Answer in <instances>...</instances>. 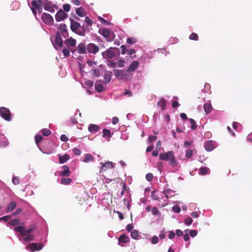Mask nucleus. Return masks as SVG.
I'll return each instance as SVG.
<instances>
[{
	"mask_svg": "<svg viewBox=\"0 0 252 252\" xmlns=\"http://www.w3.org/2000/svg\"><path fill=\"white\" fill-rule=\"evenodd\" d=\"M200 174L204 175L209 173V169L206 167H202L199 170Z\"/></svg>",
	"mask_w": 252,
	"mask_h": 252,
	"instance_id": "nucleus-32",
	"label": "nucleus"
},
{
	"mask_svg": "<svg viewBox=\"0 0 252 252\" xmlns=\"http://www.w3.org/2000/svg\"><path fill=\"white\" fill-rule=\"evenodd\" d=\"M205 149L206 151L210 152L215 148L214 142L212 140H209L205 143Z\"/></svg>",
	"mask_w": 252,
	"mask_h": 252,
	"instance_id": "nucleus-19",
	"label": "nucleus"
},
{
	"mask_svg": "<svg viewBox=\"0 0 252 252\" xmlns=\"http://www.w3.org/2000/svg\"><path fill=\"white\" fill-rule=\"evenodd\" d=\"M12 182L15 185H18L20 183L19 178L18 177H14L12 178Z\"/></svg>",
	"mask_w": 252,
	"mask_h": 252,
	"instance_id": "nucleus-52",
	"label": "nucleus"
},
{
	"mask_svg": "<svg viewBox=\"0 0 252 252\" xmlns=\"http://www.w3.org/2000/svg\"><path fill=\"white\" fill-rule=\"evenodd\" d=\"M42 3L44 9L51 13L54 12L55 9H57L56 6L53 4L52 2L48 0H45Z\"/></svg>",
	"mask_w": 252,
	"mask_h": 252,
	"instance_id": "nucleus-8",
	"label": "nucleus"
},
{
	"mask_svg": "<svg viewBox=\"0 0 252 252\" xmlns=\"http://www.w3.org/2000/svg\"><path fill=\"white\" fill-rule=\"evenodd\" d=\"M61 35H62L64 38H66L68 36L66 26L64 24H61L58 28Z\"/></svg>",
	"mask_w": 252,
	"mask_h": 252,
	"instance_id": "nucleus-15",
	"label": "nucleus"
},
{
	"mask_svg": "<svg viewBox=\"0 0 252 252\" xmlns=\"http://www.w3.org/2000/svg\"><path fill=\"white\" fill-rule=\"evenodd\" d=\"M139 62L137 61H133L127 69V71L129 73L130 71H134L139 66Z\"/></svg>",
	"mask_w": 252,
	"mask_h": 252,
	"instance_id": "nucleus-16",
	"label": "nucleus"
},
{
	"mask_svg": "<svg viewBox=\"0 0 252 252\" xmlns=\"http://www.w3.org/2000/svg\"><path fill=\"white\" fill-rule=\"evenodd\" d=\"M158 105L160 107L162 110L166 109V101L163 98H161L158 103Z\"/></svg>",
	"mask_w": 252,
	"mask_h": 252,
	"instance_id": "nucleus-30",
	"label": "nucleus"
},
{
	"mask_svg": "<svg viewBox=\"0 0 252 252\" xmlns=\"http://www.w3.org/2000/svg\"><path fill=\"white\" fill-rule=\"evenodd\" d=\"M0 115L5 121H10L11 120V112L9 109L6 107H0Z\"/></svg>",
	"mask_w": 252,
	"mask_h": 252,
	"instance_id": "nucleus-6",
	"label": "nucleus"
},
{
	"mask_svg": "<svg viewBox=\"0 0 252 252\" xmlns=\"http://www.w3.org/2000/svg\"><path fill=\"white\" fill-rule=\"evenodd\" d=\"M31 4L39 13L42 12L43 3L41 0H33L32 1Z\"/></svg>",
	"mask_w": 252,
	"mask_h": 252,
	"instance_id": "nucleus-11",
	"label": "nucleus"
},
{
	"mask_svg": "<svg viewBox=\"0 0 252 252\" xmlns=\"http://www.w3.org/2000/svg\"><path fill=\"white\" fill-rule=\"evenodd\" d=\"M41 132H42V134L44 135V136H49L51 132V131L48 129H47V128H43L41 130Z\"/></svg>",
	"mask_w": 252,
	"mask_h": 252,
	"instance_id": "nucleus-44",
	"label": "nucleus"
},
{
	"mask_svg": "<svg viewBox=\"0 0 252 252\" xmlns=\"http://www.w3.org/2000/svg\"><path fill=\"white\" fill-rule=\"evenodd\" d=\"M151 197L153 200H156L158 199V196L156 194V191H153L151 193Z\"/></svg>",
	"mask_w": 252,
	"mask_h": 252,
	"instance_id": "nucleus-51",
	"label": "nucleus"
},
{
	"mask_svg": "<svg viewBox=\"0 0 252 252\" xmlns=\"http://www.w3.org/2000/svg\"><path fill=\"white\" fill-rule=\"evenodd\" d=\"M102 164V166L100 171H103L106 170L107 169H111L113 168V162L111 161H107L105 163H100Z\"/></svg>",
	"mask_w": 252,
	"mask_h": 252,
	"instance_id": "nucleus-18",
	"label": "nucleus"
},
{
	"mask_svg": "<svg viewBox=\"0 0 252 252\" xmlns=\"http://www.w3.org/2000/svg\"><path fill=\"white\" fill-rule=\"evenodd\" d=\"M68 14H66L63 10H59L56 14L55 19L57 22L64 20L67 17Z\"/></svg>",
	"mask_w": 252,
	"mask_h": 252,
	"instance_id": "nucleus-13",
	"label": "nucleus"
},
{
	"mask_svg": "<svg viewBox=\"0 0 252 252\" xmlns=\"http://www.w3.org/2000/svg\"><path fill=\"white\" fill-rule=\"evenodd\" d=\"M112 77V72L111 71H106L104 75V80L105 83H109Z\"/></svg>",
	"mask_w": 252,
	"mask_h": 252,
	"instance_id": "nucleus-26",
	"label": "nucleus"
},
{
	"mask_svg": "<svg viewBox=\"0 0 252 252\" xmlns=\"http://www.w3.org/2000/svg\"><path fill=\"white\" fill-rule=\"evenodd\" d=\"M94 160V157L90 154H87L85 156L84 161L85 162H89L93 161Z\"/></svg>",
	"mask_w": 252,
	"mask_h": 252,
	"instance_id": "nucleus-35",
	"label": "nucleus"
},
{
	"mask_svg": "<svg viewBox=\"0 0 252 252\" xmlns=\"http://www.w3.org/2000/svg\"><path fill=\"white\" fill-rule=\"evenodd\" d=\"M124 95H128L129 96H131L132 95V93L131 91L129 90H126L123 94Z\"/></svg>",
	"mask_w": 252,
	"mask_h": 252,
	"instance_id": "nucleus-64",
	"label": "nucleus"
},
{
	"mask_svg": "<svg viewBox=\"0 0 252 252\" xmlns=\"http://www.w3.org/2000/svg\"><path fill=\"white\" fill-rule=\"evenodd\" d=\"M157 138V137L156 136L150 135L149 137L148 141H149V142H152V141H156Z\"/></svg>",
	"mask_w": 252,
	"mask_h": 252,
	"instance_id": "nucleus-62",
	"label": "nucleus"
},
{
	"mask_svg": "<svg viewBox=\"0 0 252 252\" xmlns=\"http://www.w3.org/2000/svg\"><path fill=\"white\" fill-rule=\"evenodd\" d=\"M59 162L63 164L66 162L69 159V156L68 154H64L63 156L59 155Z\"/></svg>",
	"mask_w": 252,
	"mask_h": 252,
	"instance_id": "nucleus-25",
	"label": "nucleus"
},
{
	"mask_svg": "<svg viewBox=\"0 0 252 252\" xmlns=\"http://www.w3.org/2000/svg\"><path fill=\"white\" fill-rule=\"evenodd\" d=\"M53 45L56 49H57V46H58L59 47H62L63 46V43L62 38L61 37V35L59 32L56 34L55 40Z\"/></svg>",
	"mask_w": 252,
	"mask_h": 252,
	"instance_id": "nucleus-14",
	"label": "nucleus"
},
{
	"mask_svg": "<svg viewBox=\"0 0 252 252\" xmlns=\"http://www.w3.org/2000/svg\"><path fill=\"white\" fill-rule=\"evenodd\" d=\"M95 89L97 92L100 93L103 91V86L101 84L96 81L95 84Z\"/></svg>",
	"mask_w": 252,
	"mask_h": 252,
	"instance_id": "nucleus-31",
	"label": "nucleus"
},
{
	"mask_svg": "<svg viewBox=\"0 0 252 252\" xmlns=\"http://www.w3.org/2000/svg\"><path fill=\"white\" fill-rule=\"evenodd\" d=\"M151 211H152V213L153 215H158L159 214V211L156 207L153 208Z\"/></svg>",
	"mask_w": 252,
	"mask_h": 252,
	"instance_id": "nucleus-54",
	"label": "nucleus"
},
{
	"mask_svg": "<svg viewBox=\"0 0 252 252\" xmlns=\"http://www.w3.org/2000/svg\"><path fill=\"white\" fill-rule=\"evenodd\" d=\"M19 222H20L19 219H14L13 220H10L8 222V223L10 225L15 226V225H17L18 224H19Z\"/></svg>",
	"mask_w": 252,
	"mask_h": 252,
	"instance_id": "nucleus-37",
	"label": "nucleus"
},
{
	"mask_svg": "<svg viewBox=\"0 0 252 252\" xmlns=\"http://www.w3.org/2000/svg\"><path fill=\"white\" fill-rule=\"evenodd\" d=\"M99 32L100 33L108 42L112 41L115 37V34L111 30H109L107 28H104L102 30H99Z\"/></svg>",
	"mask_w": 252,
	"mask_h": 252,
	"instance_id": "nucleus-4",
	"label": "nucleus"
},
{
	"mask_svg": "<svg viewBox=\"0 0 252 252\" xmlns=\"http://www.w3.org/2000/svg\"><path fill=\"white\" fill-rule=\"evenodd\" d=\"M73 152L74 153V154L76 155H77V156H79L80 155L81 153V151L80 150H79V149H77V148H74L73 149Z\"/></svg>",
	"mask_w": 252,
	"mask_h": 252,
	"instance_id": "nucleus-61",
	"label": "nucleus"
},
{
	"mask_svg": "<svg viewBox=\"0 0 252 252\" xmlns=\"http://www.w3.org/2000/svg\"><path fill=\"white\" fill-rule=\"evenodd\" d=\"M193 155V150L191 149H187L186 151V157L187 158H190Z\"/></svg>",
	"mask_w": 252,
	"mask_h": 252,
	"instance_id": "nucleus-39",
	"label": "nucleus"
},
{
	"mask_svg": "<svg viewBox=\"0 0 252 252\" xmlns=\"http://www.w3.org/2000/svg\"><path fill=\"white\" fill-rule=\"evenodd\" d=\"M197 234V231L196 230H191L189 231V235L191 237H194Z\"/></svg>",
	"mask_w": 252,
	"mask_h": 252,
	"instance_id": "nucleus-59",
	"label": "nucleus"
},
{
	"mask_svg": "<svg viewBox=\"0 0 252 252\" xmlns=\"http://www.w3.org/2000/svg\"><path fill=\"white\" fill-rule=\"evenodd\" d=\"M189 230L188 229H186L185 230V232H186L185 234L184 235V240L185 241H188L189 240V235L188 233V232Z\"/></svg>",
	"mask_w": 252,
	"mask_h": 252,
	"instance_id": "nucleus-55",
	"label": "nucleus"
},
{
	"mask_svg": "<svg viewBox=\"0 0 252 252\" xmlns=\"http://www.w3.org/2000/svg\"><path fill=\"white\" fill-rule=\"evenodd\" d=\"M24 237H25L24 238L23 240L25 242H30V241L34 240V235L32 234V235H27L26 236H24Z\"/></svg>",
	"mask_w": 252,
	"mask_h": 252,
	"instance_id": "nucleus-38",
	"label": "nucleus"
},
{
	"mask_svg": "<svg viewBox=\"0 0 252 252\" xmlns=\"http://www.w3.org/2000/svg\"><path fill=\"white\" fill-rule=\"evenodd\" d=\"M163 193L164 194L165 196L168 198L169 197H171L174 195V191L170 189H167L163 191Z\"/></svg>",
	"mask_w": 252,
	"mask_h": 252,
	"instance_id": "nucleus-28",
	"label": "nucleus"
},
{
	"mask_svg": "<svg viewBox=\"0 0 252 252\" xmlns=\"http://www.w3.org/2000/svg\"><path fill=\"white\" fill-rule=\"evenodd\" d=\"M113 73L118 79L124 81L131 80L132 76V75L130 74L127 70L125 71L121 69H114L113 70Z\"/></svg>",
	"mask_w": 252,
	"mask_h": 252,
	"instance_id": "nucleus-3",
	"label": "nucleus"
},
{
	"mask_svg": "<svg viewBox=\"0 0 252 252\" xmlns=\"http://www.w3.org/2000/svg\"><path fill=\"white\" fill-rule=\"evenodd\" d=\"M63 7V10L65 12H68L70 9V5L69 4H64Z\"/></svg>",
	"mask_w": 252,
	"mask_h": 252,
	"instance_id": "nucleus-53",
	"label": "nucleus"
},
{
	"mask_svg": "<svg viewBox=\"0 0 252 252\" xmlns=\"http://www.w3.org/2000/svg\"><path fill=\"white\" fill-rule=\"evenodd\" d=\"M118 64V66L119 67H123L124 66H125V62L124 60H122V59H119L118 62H117V63Z\"/></svg>",
	"mask_w": 252,
	"mask_h": 252,
	"instance_id": "nucleus-49",
	"label": "nucleus"
},
{
	"mask_svg": "<svg viewBox=\"0 0 252 252\" xmlns=\"http://www.w3.org/2000/svg\"><path fill=\"white\" fill-rule=\"evenodd\" d=\"M189 121L191 125V128L193 130L195 129L197 127V125L195 121L192 119H189Z\"/></svg>",
	"mask_w": 252,
	"mask_h": 252,
	"instance_id": "nucleus-40",
	"label": "nucleus"
},
{
	"mask_svg": "<svg viewBox=\"0 0 252 252\" xmlns=\"http://www.w3.org/2000/svg\"><path fill=\"white\" fill-rule=\"evenodd\" d=\"M146 178L147 181H151L153 180V175L152 173H148L147 174L146 176Z\"/></svg>",
	"mask_w": 252,
	"mask_h": 252,
	"instance_id": "nucleus-58",
	"label": "nucleus"
},
{
	"mask_svg": "<svg viewBox=\"0 0 252 252\" xmlns=\"http://www.w3.org/2000/svg\"><path fill=\"white\" fill-rule=\"evenodd\" d=\"M85 22L88 27H91L93 24L92 20L88 16L85 17Z\"/></svg>",
	"mask_w": 252,
	"mask_h": 252,
	"instance_id": "nucleus-42",
	"label": "nucleus"
},
{
	"mask_svg": "<svg viewBox=\"0 0 252 252\" xmlns=\"http://www.w3.org/2000/svg\"><path fill=\"white\" fill-rule=\"evenodd\" d=\"M107 65L111 68H115L117 66V63L112 61H107Z\"/></svg>",
	"mask_w": 252,
	"mask_h": 252,
	"instance_id": "nucleus-45",
	"label": "nucleus"
},
{
	"mask_svg": "<svg viewBox=\"0 0 252 252\" xmlns=\"http://www.w3.org/2000/svg\"><path fill=\"white\" fill-rule=\"evenodd\" d=\"M130 236L132 237V238H133L134 239H138V238L139 236V232H138V230H134L132 231L130 233Z\"/></svg>",
	"mask_w": 252,
	"mask_h": 252,
	"instance_id": "nucleus-36",
	"label": "nucleus"
},
{
	"mask_svg": "<svg viewBox=\"0 0 252 252\" xmlns=\"http://www.w3.org/2000/svg\"><path fill=\"white\" fill-rule=\"evenodd\" d=\"M136 41H137L136 39L135 38H133V37H129L126 40V42L128 44H134V43H136Z\"/></svg>",
	"mask_w": 252,
	"mask_h": 252,
	"instance_id": "nucleus-47",
	"label": "nucleus"
},
{
	"mask_svg": "<svg viewBox=\"0 0 252 252\" xmlns=\"http://www.w3.org/2000/svg\"><path fill=\"white\" fill-rule=\"evenodd\" d=\"M63 170L60 172V175L62 177H68L71 174L69 167L67 165L63 166Z\"/></svg>",
	"mask_w": 252,
	"mask_h": 252,
	"instance_id": "nucleus-17",
	"label": "nucleus"
},
{
	"mask_svg": "<svg viewBox=\"0 0 252 252\" xmlns=\"http://www.w3.org/2000/svg\"><path fill=\"white\" fill-rule=\"evenodd\" d=\"M98 19L101 22V23L105 25L109 26L111 25V23L110 22L106 21L102 17H99Z\"/></svg>",
	"mask_w": 252,
	"mask_h": 252,
	"instance_id": "nucleus-50",
	"label": "nucleus"
},
{
	"mask_svg": "<svg viewBox=\"0 0 252 252\" xmlns=\"http://www.w3.org/2000/svg\"><path fill=\"white\" fill-rule=\"evenodd\" d=\"M86 49L87 47L84 43H81L77 46V52L79 54H86Z\"/></svg>",
	"mask_w": 252,
	"mask_h": 252,
	"instance_id": "nucleus-21",
	"label": "nucleus"
},
{
	"mask_svg": "<svg viewBox=\"0 0 252 252\" xmlns=\"http://www.w3.org/2000/svg\"><path fill=\"white\" fill-rule=\"evenodd\" d=\"M103 137L106 138H110L111 137V133L110 130L107 129H103Z\"/></svg>",
	"mask_w": 252,
	"mask_h": 252,
	"instance_id": "nucleus-33",
	"label": "nucleus"
},
{
	"mask_svg": "<svg viewBox=\"0 0 252 252\" xmlns=\"http://www.w3.org/2000/svg\"><path fill=\"white\" fill-rule=\"evenodd\" d=\"M35 142L37 145L43 139V137L41 135H36L35 136Z\"/></svg>",
	"mask_w": 252,
	"mask_h": 252,
	"instance_id": "nucleus-43",
	"label": "nucleus"
},
{
	"mask_svg": "<svg viewBox=\"0 0 252 252\" xmlns=\"http://www.w3.org/2000/svg\"><path fill=\"white\" fill-rule=\"evenodd\" d=\"M60 139L63 142H66L68 140L67 137L65 134L62 135Z\"/></svg>",
	"mask_w": 252,
	"mask_h": 252,
	"instance_id": "nucleus-63",
	"label": "nucleus"
},
{
	"mask_svg": "<svg viewBox=\"0 0 252 252\" xmlns=\"http://www.w3.org/2000/svg\"><path fill=\"white\" fill-rule=\"evenodd\" d=\"M189 38L190 40H198V36L196 33H192L189 35Z\"/></svg>",
	"mask_w": 252,
	"mask_h": 252,
	"instance_id": "nucleus-41",
	"label": "nucleus"
},
{
	"mask_svg": "<svg viewBox=\"0 0 252 252\" xmlns=\"http://www.w3.org/2000/svg\"><path fill=\"white\" fill-rule=\"evenodd\" d=\"M118 241L119 243H126L129 242L130 239L128 236L125 234H122L119 238Z\"/></svg>",
	"mask_w": 252,
	"mask_h": 252,
	"instance_id": "nucleus-24",
	"label": "nucleus"
},
{
	"mask_svg": "<svg viewBox=\"0 0 252 252\" xmlns=\"http://www.w3.org/2000/svg\"><path fill=\"white\" fill-rule=\"evenodd\" d=\"M41 20L46 24L51 25L53 24L54 19L53 17L48 13H43L41 15Z\"/></svg>",
	"mask_w": 252,
	"mask_h": 252,
	"instance_id": "nucleus-9",
	"label": "nucleus"
},
{
	"mask_svg": "<svg viewBox=\"0 0 252 252\" xmlns=\"http://www.w3.org/2000/svg\"><path fill=\"white\" fill-rule=\"evenodd\" d=\"M87 50L90 53L96 54L99 50L98 46L94 43H89L87 46Z\"/></svg>",
	"mask_w": 252,
	"mask_h": 252,
	"instance_id": "nucleus-12",
	"label": "nucleus"
},
{
	"mask_svg": "<svg viewBox=\"0 0 252 252\" xmlns=\"http://www.w3.org/2000/svg\"><path fill=\"white\" fill-rule=\"evenodd\" d=\"M43 248V244L42 243H32L26 247V249L29 250L32 252L38 251Z\"/></svg>",
	"mask_w": 252,
	"mask_h": 252,
	"instance_id": "nucleus-7",
	"label": "nucleus"
},
{
	"mask_svg": "<svg viewBox=\"0 0 252 252\" xmlns=\"http://www.w3.org/2000/svg\"><path fill=\"white\" fill-rule=\"evenodd\" d=\"M184 222L187 225H190L192 222V219L190 217H188L185 219Z\"/></svg>",
	"mask_w": 252,
	"mask_h": 252,
	"instance_id": "nucleus-48",
	"label": "nucleus"
},
{
	"mask_svg": "<svg viewBox=\"0 0 252 252\" xmlns=\"http://www.w3.org/2000/svg\"><path fill=\"white\" fill-rule=\"evenodd\" d=\"M172 210L175 213H180L181 212V208L179 206H174L172 207Z\"/></svg>",
	"mask_w": 252,
	"mask_h": 252,
	"instance_id": "nucleus-56",
	"label": "nucleus"
},
{
	"mask_svg": "<svg viewBox=\"0 0 252 252\" xmlns=\"http://www.w3.org/2000/svg\"><path fill=\"white\" fill-rule=\"evenodd\" d=\"M159 159L165 161H169V164L171 166L175 167L178 165V161L175 159L174 152L172 151L167 153H160L159 155Z\"/></svg>",
	"mask_w": 252,
	"mask_h": 252,
	"instance_id": "nucleus-1",
	"label": "nucleus"
},
{
	"mask_svg": "<svg viewBox=\"0 0 252 252\" xmlns=\"http://www.w3.org/2000/svg\"><path fill=\"white\" fill-rule=\"evenodd\" d=\"M64 43L68 47V46L74 47L76 45V41L75 39L70 37L64 41Z\"/></svg>",
	"mask_w": 252,
	"mask_h": 252,
	"instance_id": "nucleus-20",
	"label": "nucleus"
},
{
	"mask_svg": "<svg viewBox=\"0 0 252 252\" xmlns=\"http://www.w3.org/2000/svg\"><path fill=\"white\" fill-rule=\"evenodd\" d=\"M88 129L91 132H95L99 130V128L96 125L91 124L89 126Z\"/></svg>",
	"mask_w": 252,
	"mask_h": 252,
	"instance_id": "nucleus-27",
	"label": "nucleus"
},
{
	"mask_svg": "<svg viewBox=\"0 0 252 252\" xmlns=\"http://www.w3.org/2000/svg\"><path fill=\"white\" fill-rule=\"evenodd\" d=\"M11 219V216H5L0 218V220H4L5 222Z\"/></svg>",
	"mask_w": 252,
	"mask_h": 252,
	"instance_id": "nucleus-60",
	"label": "nucleus"
},
{
	"mask_svg": "<svg viewBox=\"0 0 252 252\" xmlns=\"http://www.w3.org/2000/svg\"><path fill=\"white\" fill-rule=\"evenodd\" d=\"M151 242L153 244H156L158 243V238L157 236H153L152 238V239H151Z\"/></svg>",
	"mask_w": 252,
	"mask_h": 252,
	"instance_id": "nucleus-57",
	"label": "nucleus"
},
{
	"mask_svg": "<svg viewBox=\"0 0 252 252\" xmlns=\"http://www.w3.org/2000/svg\"><path fill=\"white\" fill-rule=\"evenodd\" d=\"M36 227L33 226L28 229L25 230V227L22 226H19L14 228V231H17L20 233V234L22 236H26L28 235H31L30 233H32L35 229Z\"/></svg>",
	"mask_w": 252,
	"mask_h": 252,
	"instance_id": "nucleus-5",
	"label": "nucleus"
},
{
	"mask_svg": "<svg viewBox=\"0 0 252 252\" xmlns=\"http://www.w3.org/2000/svg\"><path fill=\"white\" fill-rule=\"evenodd\" d=\"M76 13L80 17H84L87 15V12L83 7L76 9Z\"/></svg>",
	"mask_w": 252,
	"mask_h": 252,
	"instance_id": "nucleus-23",
	"label": "nucleus"
},
{
	"mask_svg": "<svg viewBox=\"0 0 252 252\" xmlns=\"http://www.w3.org/2000/svg\"><path fill=\"white\" fill-rule=\"evenodd\" d=\"M203 109L205 113L209 114L212 111L213 107L210 102H207L203 105Z\"/></svg>",
	"mask_w": 252,
	"mask_h": 252,
	"instance_id": "nucleus-22",
	"label": "nucleus"
},
{
	"mask_svg": "<svg viewBox=\"0 0 252 252\" xmlns=\"http://www.w3.org/2000/svg\"><path fill=\"white\" fill-rule=\"evenodd\" d=\"M70 29L73 32L81 36H85L86 29L84 26H81L79 23L71 18H70Z\"/></svg>",
	"mask_w": 252,
	"mask_h": 252,
	"instance_id": "nucleus-2",
	"label": "nucleus"
},
{
	"mask_svg": "<svg viewBox=\"0 0 252 252\" xmlns=\"http://www.w3.org/2000/svg\"><path fill=\"white\" fill-rule=\"evenodd\" d=\"M72 182L70 178H62L61 180V183L63 185H67L70 184Z\"/></svg>",
	"mask_w": 252,
	"mask_h": 252,
	"instance_id": "nucleus-34",
	"label": "nucleus"
},
{
	"mask_svg": "<svg viewBox=\"0 0 252 252\" xmlns=\"http://www.w3.org/2000/svg\"><path fill=\"white\" fill-rule=\"evenodd\" d=\"M63 53L64 57H67L70 55V51L68 48H64L63 50Z\"/></svg>",
	"mask_w": 252,
	"mask_h": 252,
	"instance_id": "nucleus-46",
	"label": "nucleus"
},
{
	"mask_svg": "<svg viewBox=\"0 0 252 252\" xmlns=\"http://www.w3.org/2000/svg\"><path fill=\"white\" fill-rule=\"evenodd\" d=\"M16 206V203L15 202H11L8 204L6 209V212H9L13 210Z\"/></svg>",
	"mask_w": 252,
	"mask_h": 252,
	"instance_id": "nucleus-29",
	"label": "nucleus"
},
{
	"mask_svg": "<svg viewBox=\"0 0 252 252\" xmlns=\"http://www.w3.org/2000/svg\"><path fill=\"white\" fill-rule=\"evenodd\" d=\"M113 49H117V48L110 47L107 50L102 52L101 55L103 58L105 59H111L115 56L114 52L112 50Z\"/></svg>",
	"mask_w": 252,
	"mask_h": 252,
	"instance_id": "nucleus-10",
	"label": "nucleus"
}]
</instances>
